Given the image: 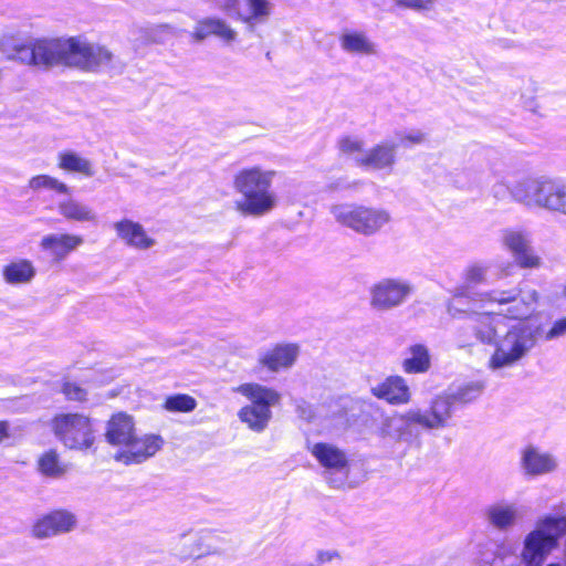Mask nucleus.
Returning a JSON list of instances; mask_svg holds the SVG:
<instances>
[{"label": "nucleus", "instance_id": "8", "mask_svg": "<svg viewBox=\"0 0 566 566\" xmlns=\"http://www.w3.org/2000/svg\"><path fill=\"white\" fill-rule=\"evenodd\" d=\"M54 437L66 449L88 451L95 444V430L90 417L78 412H62L50 421Z\"/></svg>", "mask_w": 566, "mask_h": 566}, {"label": "nucleus", "instance_id": "14", "mask_svg": "<svg viewBox=\"0 0 566 566\" xmlns=\"http://www.w3.org/2000/svg\"><path fill=\"white\" fill-rule=\"evenodd\" d=\"M163 439L156 434H135L123 451H117L114 459L126 465L138 464L154 457L161 448Z\"/></svg>", "mask_w": 566, "mask_h": 566}, {"label": "nucleus", "instance_id": "10", "mask_svg": "<svg viewBox=\"0 0 566 566\" xmlns=\"http://www.w3.org/2000/svg\"><path fill=\"white\" fill-rule=\"evenodd\" d=\"M311 454L324 468L326 481L334 488H339L348 475V459L338 447L317 442L308 448Z\"/></svg>", "mask_w": 566, "mask_h": 566}, {"label": "nucleus", "instance_id": "21", "mask_svg": "<svg viewBox=\"0 0 566 566\" xmlns=\"http://www.w3.org/2000/svg\"><path fill=\"white\" fill-rule=\"evenodd\" d=\"M485 518L495 530L506 532L523 520V512L516 503L502 500L486 507Z\"/></svg>", "mask_w": 566, "mask_h": 566}, {"label": "nucleus", "instance_id": "12", "mask_svg": "<svg viewBox=\"0 0 566 566\" xmlns=\"http://www.w3.org/2000/svg\"><path fill=\"white\" fill-rule=\"evenodd\" d=\"M219 537L213 532H200L180 535L172 554L181 562L198 559L220 553Z\"/></svg>", "mask_w": 566, "mask_h": 566}, {"label": "nucleus", "instance_id": "43", "mask_svg": "<svg viewBox=\"0 0 566 566\" xmlns=\"http://www.w3.org/2000/svg\"><path fill=\"white\" fill-rule=\"evenodd\" d=\"M566 336V316L554 322L551 329L545 334L546 340Z\"/></svg>", "mask_w": 566, "mask_h": 566}, {"label": "nucleus", "instance_id": "29", "mask_svg": "<svg viewBox=\"0 0 566 566\" xmlns=\"http://www.w3.org/2000/svg\"><path fill=\"white\" fill-rule=\"evenodd\" d=\"M57 210L59 213L69 221L87 222L93 224L98 222V217L95 210L88 205L74 198L60 201Z\"/></svg>", "mask_w": 566, "mask_h": 566}, {"label": "nucleus", "instance_id": "45", "mask_svg": "<svg viewBox=\"0 0 566 566\" xmlns=\"http://www.w3.org/2000/svg\"><path fill=\"white\" fill-rule=\"evenodd\" d=\"M555 212L566 216V181H563Z\"/></svg>", "mask_w": 566, "mask_h": 566}, {"label": "nucleus", "instance_id": "13", "mask_svg": "<svg viewBox=\"0 0 566 566\" xmlns=\"http://www.w3.org/2000/svg\"><path fill=\"white\" fill-rule=\"evenodd\" d=\"M412 292V285L402 279H382L370 290V305L378 311H389L401 305Z\"/></svg>", "mask_w": 566, "mask_h": 566}, {"label": "nucleus", "instance_id": "32", "mask_svg": "<svg viewBox=\"0 0 566 566\" xmlns=\"http://www.w3.org/2000/svg\"><path fill=\"white\" fill-rule=\"evenodd\" d=\"M563 180L541 176L537 209L555 212Z\"/></svg>", "mask_w": 566, "mask_h": 566}, {"label": "nucleus", "instance_id": "16", "mask_svg": "<svg viewBox=\"0 0 566 566\" xmlns=\"http://www.w3.org/2000/svg\"><path fill=\"white\" fill-rule=\"evenodd\" d=\"M520 467L525 476L536 478L555 472L558 460L551 452L535 446H527L521 452Z\"/></svg>", "mask_w": 566, "mask_h": 566}, {"label": "nucleus", "instance_id": "37", "mask_svg": "<svg viewBox=\"0 0 566 566\" xmlns=\"http://www.w3.org/2000/svg\"><path fill=\"white\" fill-rule=\"evenodd\" d=\"M489 273V266L482 263H473L469 265L463 272V280L465 291L469 287H473L486 282Z\"/></svg>", "mask_w": 566, "mask_h": 566}, {"label": "nucleus", "instance_id": "34", "mask_svg": "<svg viewBox=\"0 0 566 566\" xmlns=\"http://www.w3.org/2000/svg\"><path fill=\"white\" fill-rule=\"evenodd\" d=\"M38 470L41 474L49 478H60L62 476L66 468L61 462L60 455L56 450H48L45 451L38 460Z\"/></svg>", "mask_w": 566, "mask_h": 566}, {"label": "nucleus", "instance_id": "15", "mask_svg": "<svg viewBox=\"0 0 566 566\" xmlns=\"http://www.w3.org/2000/svg\"><path fill=\"white\" fill-rule=\"evenodd\" d=\"M398 144L394 140H382L368 149L365 155H359L356 165L365 170L392 171L397 163Z\"/></svg>", "mask_w": 566, "mask_h": 566}, {"label": "nucleus", "instance_id": "2", "mask_svg": "<svg viewBox=\"0 0 566 566\" xmlns=\"http://www.w3.org/2000/svg\"><path fill=\"white\" fill-rule=\"evenodd\" d=\"M484 390L481 381H470L436 396L428 407L410 408L382 417L377 433L386 444L420 447L422 431H440L450 426L455 405L476 400Z\"/></svg>", "mask_w": 566, "mask_h": 566}, {"label": "nucleus", "instance_id": "39", "mask_svg": "<svg viewBox=\"0 0 566 566\" xmlns=\"http://www.w3.org/2000/svg\"><path fill=\"white\" fill-rule=\"evenodd\" d=\"M338 144L340 151L352 156L355 164L357 157L366 153L364 151V142L356 137H343Z\"/></svg>", "mask_w": 566, "mask_h": 566}, {"label": "nucleus", "instance_id": "48", "mask_svg": "<svg viewBox=\"0 0 566 566\" xmlns=\"http://www.w3.org/2000/svg\"><path fill=\"white\" fill-rule=\"evenodd\" d=\"M564 293H565V296H566V286H565V291H564Z\"/></svg>", "mask_w": 566, "mask_h": 566}, {"label": "nucleus", "instance_id": "5", "mask_svg": "<svg viewBox=\"0 0 566 566\" xmlns=\"http://www.w3.org/2000/svg\"><path fill=\"white\" fill-rule=\"evenodd\" d=\"M566 534V515H545L537 520L523 541L521 560L525 566H542Z\"/></svg>", "mask_w": 566, "mask_h": 566}, {"label": "nucleus", "instance_id": "26", "mask_svg": "<svg viewBox=\"0 0 566 566\" xmlns=\"http://www.w3.org/2000/svg\"><path fill=\"white\" fill-rule=\"evenodd\" d=\"M340 49L352 55L370 56L377 53V45L364 31L345 30L339 36Z\"/></svg>", "mask_w": 566, "mask_h": 566}, {"label": "nucleus", "instance_id": "30", "mask_svg": "<svg viewBox=\"0 0 566 566\" xmlns=\"http://www.w3.org/2000/svg\"><path fill=\"white\" fill-rule=\"evenodd\" d=\"M35 273L33 263L27 259L14 260L2 268V277L10 285L29 284Z\"/></svg>", "mask_w": 566, "mask_h": 566}, {"label": "nucleus", "instance_id": "28", "mask_svg": "<svg viewBox=\"0 0 566 566\" xmlns=\"http://www.w3.org/2000/svg\"><path fill=\"white\" fill-rule=\"evenodd\" d=\"M539 182L541 176L524 178L510 187L509 191L514 201L526 208L537 209Z\"/></svg>", "mask_w": 566, "mask_h": 566}, {"label": "nucleus", "instance_id": "4", "mask_svg": "<svg viewBox=\"0 0 566 566\" xmlns=\"http://www.w3.org/2000/svg\"><path fill=\"white\" fill-rule=\"evenodd\" d=\"M71 48V39H44L13 44L9 38H3L0 43V52L6 59L45 69L59 64L70 66Z\"/></svg>", "mask_w": 566, "mask_h": 566}, {"label": "nucleus", "instance_id": "3", "mask_svg": "<svg viewBox=\"0 0 566 566\" xmlns=\"http://www.w3.org/2000/svg\"><path fill=\"white\" fill-rule=\"evenodd\" d=\"M276 171L253 166L241 169L233 177V189L240 198L233 201L237 212L244 217H263L273 211L279 203L272 190Z\"/></svg>", "mask_w": 566, "mask_h": 566}, {"label": "nucleus", "instance_id": "20", "mask_svg": "<svg viewBox=\"0 0 566 566\" xmlns=\"http://www.w3.org/2000/svg\"><path fill=\"white\" fill-rule=\"evenodd\" d=\"M374 397L392 406L407 405L412 394L407 380L399 375H391L370 388Z\"/></svg>", "mask_w": 566, "mask_h": 566}, {"label": "nucleus", "instance_id": "31", "mask_svg": "<svg viewBox=\"0 0 566 566\" xmlns=\"http://www.w3.org/2000/svg\"><path fill=\"white\" fill-rule=\"evenodd\" d=\"M401 368L409 375L427 373L431 368L429 349L422 344L409 346L401 363Z\"/></svg>", "mask_w": 566, "mask_h": 566}, {"label": "nucleus", "instance_id": "9", "mask_svg": "<svg viewBox=\"0 0 566 566\" xmlns=\"http://www.w3.org/2000/svg\"><path fill=\"white\" fill-rule=\"evenodd\" d=\"M501 248L509 252L521 269H538L542 258L533 245V234L524 227H506L500 231Z\"/></svg>", "mask_w": 566, "mask_h": 566}, {"label": "nucleus", "instance_id": "44", "mask_svg": "<svg viewBox=\"0 0 566 566\" xmlns=\"http://www.w3.org/2000/svg\"><path fill=\"white\" fill-rule=\"evenodd\" d=\"M296 412L300 418L307 420V421L312 420L314 417V411H313L312 407L308 403H306L305 401L297 405Z\"/></svg>", "mask_w": 566, "mask_h": 566}, {"label": "nucleus", "instance_id": "41", "mask_svg": "<svg viewBox=\"0 0 566 566\" xmlns=\"http://www.w3.org/2000/svg\"><path fill=\"white\" fill-rule=\"evenodd\" d=\"M62 391L69 400L83 401L86 398V390L75 382L66 381Z\"/></svg>", "mask_w": 566, "mask_h": 566}, {"label": "nucleus", "instance_id": "38", "mask_svg": "<svg viewBox=\"0 0 566 566\" xmlns=\"http://www.w3.org/2000/svg\"><path fill=\"white\" fill-rule=\"evenodd\" d=\"M427 139L426 133L420 129L399 130L395 133V143L405 148L424 143Z\"/></svg>", "mask_w": 566, "mask_h": 566}, {"label": "nucleus", "instance_id": "40", "mask_svg": "<svg viewBox=\"0 0 566 566\" xmlns=\"http://www.w3.org/2000/svg\"><path fill=\"white\" fill-rule=\"evenodd\" d=\"M343 555L338 549L327 548L318 549L315 555L314 566L340 565Z\"/></svg>", "mask_w": 566, "mask_h": 566}, {"label": "nucleus", "instance_id": "6", "mask_svg": "<svg viewBox=\"0 0 566 566\" xmlns=\"http://www.w3.org/2000/svg\"><path fill=\"white\" fill-rule=\"evenodd\" d=\"M233 391L244 396L250 403L243 406L238 418L253 432H263L271 419L272 408L281 402V394L271 387L256 382H247L238 386Z\"/></svg>", "mask_w": 566, "mask_h": 566}, {"label": "nucleus", "instance_id": "42", "mask_svg": "<svg viewBox=\"0 0 566 566\" xmlns=\"http://www.w3.org/2000/svg\"><path fill=\"white\" fill-rule=\"evenodd\" d=\"M397 6L415 11H429L434 6V0H394Z\"/></svg>", "mask_w": 566, "mask_h": 566}, {"label": "nucleus", "instance_id": "23", "mask_svg": "<svg viewBox=\"0 0 566 566\" xmlns=\"http://www.w3.org/2000/svg\"><path fill=\"white\" fill-rule=\"evenodd\" d=\"M135 434L133 417L125 412H117L107 421L104 436L107 443L123 451Z\"/></svg>", "mask_w": 566, "mask_h": 566}, {"label": "nucleus", "instance_id": "22", "mask_svg": "<svg viewBox=\"0 0 566 566\" xmlns=\"http://www.w3.org/2000/svg\"><path fill=\"white\" fill-rule=\"evenodd\" d=\"M191 36L195 41H203L209 36H214L224 43H232L238 38V32L219 17H207L197 21Z\"/></svg>", "mask_w": 566, "mask_h": 566}, {"label": "nucleus", "instance_id": "33", "mask_svg": "<svg viewBox=\"0 0 566 566\" xmlns=\"http://www.w3.org/2000/svg\"><path fill=\"white\" fill-rule=\"evenodd\" d=\"M59 168L70 171L78 172L86 177L94 175V169L91 161L74 151H63L59 156Z\"/></svg>", "mask_w": 566, "mask_h": 566}, {"label": "nucleus", "instance_id": "1", "mask_svg": "<svg viewBox=\"0 0 566 566\" xmlns=\"http://www.w3.org/2000/svg\"><path fill=\"white\" fill-rule=\"evenodd\" d=\"M481 297L486 303L496 304L504 318L516 321L500 334L489 359L492 370L512 367L526 357L537 343L542 328L531 318L539 307L541 294L534 287L518 284L511 289H493Z\"/></svg>", "mask_w": 566, "mask_h": 566}, {"label": "nucleus", "instance_id": "17", "mask_svg": "<svg viewBox=\"0 0 566 566\" xmlns=\"http://www.w3.org/2000/svg\"><path fill=\"white\" fill-rule=\"evenodd\" d=\"M77 518L66 510H56L38 520L32 527V534L39 539L69 533L75 528Z\"/></svg>", "mask_w": 566, "mask_h": 566}, {"label": "nucleus", "instance_id": "35", "mask_svg": "<svg viewBox=\"0 0 566 566\" xmlns=\"http://www.w3.org/2000/svg\"><path fill=\"white\" fill-rule=\"evenodd\" d=\"M197 405V400L192 396L176 394L166 398L164 408L170 412H191Z\"/></svg>", "mask_w": 566, "mask_h": 566}, {"label": "nucleus", "instance_id": "36", "mask_svg": "<svg viewBox=\"0 0 566 566\" xmlns=\"http://www.w3.org/2000/svg\"><path fill=\"white\" fill-rule=\"evenodd\" d=\"M29 187L34 190H41V189H49L53 190L57 193H69L70 188L64 182L60 181L59 179L51 177L49 175H38L32 177L29 180Z\"/></svg>", "mask_w": 566, "mask_h": 566}, {"label": "nucleus", "instance_id": "24", "mask_svg": "<svg viewBox=\"0 0 566 566\" xmlns=\"http://www.w3.org/2000/svg\"><path fill=\"white\" fill-rule=\"evenodd\" d=\"M113 229L117 238L129 248L148 250L156 244V240L147 234L144 227L130 219L124 218L114 222Z\"/></svg>", "mask_w": 566, "mask_h": 566}, {"label": "nucleus", "instance_id": "25", "mask_svg": "<svg viewBox=\"0 0 566 566\" xmlns=\"http://www.w3.org/2000/svg\"><path fill=\"white\" fill-rule=\"evenodd\" d=\"M83 242V238L76 234H46L41 239L40 247L49 252L55 261H62Z\"/></svg>", "mask_w": 566, "mask_h": 566}, {"label": "nucleus", "instance_id": "7", "mask_svg": "<svg viewBox=\"0 0 566 566\" xmlns=\"http://www.w3.org/2000/svg\"><path fill=\"white\" fill-rule=\"evenodd\" d=\"M331 213L340 226L365 237L375 235L391 222L390 212L379 207L343 203L333 206Z\"/></svg>", "mask_w": 566, "mask_h": 566}, {"label": "nucleus", "instance_id": "19", "mask_svg": "<svg viewBox=\"0 0 566 566\" xmlns=\"http://www.w3.org/2000/svg\"><path fill=\"white\" fill-rule=\"evenodd\" d=\"M501 315L503 314L500 310L499 313L489 311L486 307L479 310L468 323V327L472 331V337L482 344L495 345L500 336L499 324L503 319Z\"/></svg>", "mask_w": 566, "mask_h": 566}, {"label": "nucleus", "instance_id": "47", "mask_svg": "<svg viewBox=\"0 0 566 566\" xmlns=\"http://www.w3.org/2000/svg\"><path fill=\"white\" fill-rule=\"evenodd\" d=\"M463 344H470L469 339H462Z\"/></svg>", "mask_w": 566, "mask_h": 566}, {"label": "nucleus", "instance_id": "18", "mask_svg": "<svg viewBox=\"0 0 566 566\" xmlns=\"http://www.w3.org/2000/svg\"><path fill=\"white\" fill-rule=\"evenodd\" d=\"M486 292L479 293L475 296H468L465 286H457L452 292V297L447 302V313L454 319H468V323L476 314L479 310L488 306H496L482 301V295Z\"/></svg>", "mask_w": 566, "mask_h": 566}, {"label": "nucleus", "instance_id": "46", "mask_svg": "<svg viewBox=\"0 0 566 566\" xmlns=\"http://www.w3.org/2000/svg\"><path fill=\"white\" fill-rule=\"evenodd\" d=\"M9 429V422L0 420V443H2L6 439L10 437Z\"/></svg>", "mask_w": 566, "mask_h": 566}, {"label": "nucleus", "instance_id": "11", "mask_svg": "<svg viewBox=\"0 0 566 566\" xmlns=\"http://www.w3.org/2000/svg\"><path fill=\"white\" fill-rule=\"evenodd\" d=\"M70 66L90 72L108 67L114 61L113 52L104 45L71 38Z\"/></svg>", "mask_w": 566, "mask_h": 566}, {"label": "nucleus", "instance_id": "27", "mask_svg": "<svg viewBox=\"0 0 566 566\" xmlns=\"http://www.w3.org/2000/svg\"><path fill=\"white\" fill-rule=\"evenodd\" d=\"M298 355V347L294 344L279 345L265 352L259 358V364L271 371L291 367Z\"/></svg>", "mask_w": 566, "mask_h": 566}]
</instances>
